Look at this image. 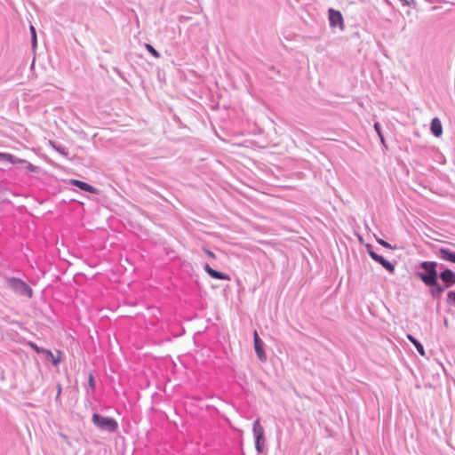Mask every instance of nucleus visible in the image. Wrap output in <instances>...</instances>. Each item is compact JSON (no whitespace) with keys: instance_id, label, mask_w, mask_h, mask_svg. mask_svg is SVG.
Masks as SVG:
<instances>
[{"instance_id":"obj_1","label":"nucleus","mask_w":455,"mask_h":455,"mask_svg":"<svg viewBox=\"0 0 455 455\" xmlns=\"http://www.w3.org/2000/svg\"><path fill=\"white\" fill-rule=\"evenodd\" d=\"M440 264L435 261H421L419 264V268L422 271L416 273V275L427 285L438 279L437 267Z\"/></svg>"},{"instance_id":"obj_2","label":"nucleus","mask_w":455,"mask_h":455,"mask_svg":"<svg viewBox=\"0 0 455 455\" xmlns=\"http://www.w3.org/2000/svg\"><path fill=\"white\" fill-rule=\"evenodd\" d=\"M92 421L98 428L108 433H114L118 428V423L115 419L105 417L99 413L92 414Z\"/></svg>"},{"instance_id":"obj_3","label":"nucleus","mask_w":455,"mask_h":455,"mask_svg":"<svg viewBox=\"0 0 455 455\" xmlns=\"http://www.w3.org/2000/svg\"><path fill=\"white\" fill-rule=\"evenodd\" d=\"M7 285L15 293L31 299L33 297V290L23 280L17 277L6 278Z\"/></svg>"},{"instance_id":"obj_4","label":"nucleus","mask_w":455,"mask_h":455,"mask_svg":"<svg viewBox=\"0 0 455 455\" xmlns=\"http://www.w3.org/2000/svg\"><path fill=\"white\" fill-rule=\"evenodd\" d=\"M252 433L255 442V449L258 453L264 451V444L266 442L264 428L260 425L259 419H257L252 424Z\"/></svg>"},{"instance_id":"obj_5","label":"nucleus","mask_w":455,"mask_h":455,"mask_svg":"<svg viewBox=\"0 0 455 455\" xmlns=\"http://www.w3.org/2000/svg\"><path fill=\"white\" fill-rule=\"evenodd\" d=\"M440 268L442 269L438 274V278L442 281V284L444 285L446 289L451 288L455 285V272L448 267H444L443 264H440Z\"/></svg>"},{"instance_id":"obj_6","label":"nucleus","mask_w":455,"mask_h":455,"mask_svg":"<svg viewBox=\"0 0 455 455\" xmlns=\"http://www.w3.org/2000/svg\"><path fill=\"white\" fill-rule=\"evenodd\" d=\"M328 19L331 28H339L340 30H344V19L339 11L330 8L328 10Z\"/></svg>"},{"instance_id":"obj_7","label":"nucleus","mask_w":455,"mask_h":455,"mask_svg":"<svg viewBox=\"0 0 455 455\" xmlns=\"http://www.w3.org/2000/svg\"><path fill=\"white\" fill-rule=\"evenodd\" d=\"M253 341H254V349L257 354L258 358L261 362H265L267 360V355L264 351V342L259 338L258 332L255 331L253 333Z\"/></svg>"},{"instance_id":"obj_8","label":"nucleus","mask_w":455,"mask_h":455,"mask_svg":"<svg viewBox=\"0 0 455 455\" xmlns=\"http://www.w3.org/2000/svg\"><path fill=\"white\" fill-rule=\"evenodd\" d=\"M435 253L440 259L455 264V251L445 247H441Z\"/></svg>"},{"instance_id":"obj_9","label":"nucleus","mask_w":455,"mask_h":455,"mask_svg":"<svg viewBox=\"0 0 455 455\" xmlns=\"http://www.w3.org/2000/svg\"><path fill=\"white\" fill-rule=\"evenodd\" d=\"M426 286L430 288V294L434 299H439L443 292L446 290L444 285L438 282V279L427 284Z\"/></svg>"},{"instance_id":"obj_10","label":"nucleus","mask_w":455,"mask_h":455,"mask_svg":"<svg viewBox=\"0 0 455 455\" xmlns=\"http://www.w3.org/2000/svg\"><path fill=\"white\" fill-rule=\"evenodd\" d=\"M69 183L83 191L89 192L92 194H97V189L84 181L72 179L69 180Z\"/></svg>"},{"instance_id":"obj_11","label":"nucleus","mask_w":455,"mask_h":455,"mask_svg":"<svg viewBox=\"0 0 455 455\" xmlns=\"http://www.w3.org/2000/svg\"><path fill=\"white\" fill-rule=\"evenodd\" d=\"M430 131L435 137H440L443 134V126L438 117H434L431 121Z\"/></svg>"},{"instance_id":"obj_12","label":"nucleus","mask_w":455,"mask_h":455,"mask_svg":"<svg viewBox=\"0 0 455 455\" xmlns=\"http://www.w3.org/2000/svg\"><path fill=\"white\" fill-rule=\"evenodd\" d=\"M0 162H8L12 164H16L21 161H20V158L13 156L12 154L0 152Z\"/></svg>"},{"instance_id":"obj_13","label":"nucleus","mask_w":455,"mask_h":455,"mask_svg":"<svg viewBox=\"0 0 455 455\" xmlns=\"http://www.w3.org/2000/svg\"><path fill=\"white\" fill-rule=\"evenodd\" d=\"M408 339L414 345L415 348L419 352V355H425V350L423 345L412 335L409 334L407 336Z\"/></svg>"},{"instance_id":"obj_14","label":"nucleus","mask_w":455,"mask_h":455,"mask_svg":"<svg viewBox=\"0 0 455 455\" xmlns=\"http://www.w3.org/2000/svg\"><path fill=\"white\" fill-rule=\"evenodd\" d=\"M210 276L213 279H217V280H227V281H229L230 280V276L225 273H222V272H220L218 270H215V269H212V271L211 272V275Z\"/></svg>"},{"instance_id":"obj_15","label":"nucleus","mask_w":455,"mask_h":455,"mask_svg":"<svg viewBox=\"0 0 455 455\" xmlns=\"http://www.w3.org/2000/svg\"><path fill=\"white\" fill-rule=\"evenodd\" d=\"M20 161L19 164H24V167L29 172H39L40 171V167L39 166H36V165H34L32 164L31 163L28 162L27 160L25 159H21L20 158Z\"/></svg>"},{"instance_id":"obj_16","label":"nucleus","mask_w":455,"mask_h":455,"mask_svg":"<svg viewBox=\"0 0 455 455\" xmlns=\"http://www.w3.org/2000/svg\"><path fill=\"white\" fill-rule=\"evenodd\" d=\"M28 345L34 350L36 351L37 354H44V353H47L49 355H52V352L50 350H46L44 348H41L39 347L36 343L32 342V341H29L28 342Z\"/></svg>"},{"instance_id":"obj_17","label":"nucleus","mask_w":455,"mask_h":455,"mask_svg":"<svg viewBox=\"0 0 455 455\" xmlns=\"http://www.w3.org/2000/svg\"><path fill=\"white\" fill-rule=\"evenodd\" d=\"M380 265L386 269L387 270L389 273H394L395 272V265L393 263H391L390 261H388L387 259H383L382 262H380Z\"/></svg>"},{"instance_id":"obj_18","label":"nucleus","mask_w":455,"mask_h":455,"mask_svg":"<svg viewBox=\"0 0 455 455\" xmlns=\"http://www.w3.org/2000/svg\"><path fill=\"white\" fill-rule=\"evenodd\" d=\"M145 48L155 58H157V59L160 58L161 55H160L159 52H157L150 44H146Z\"/></svg>"},{"instance_id":"obj_19","label":"nucleus","mask_w":455,"mask_h":455,"mask_svg":"<svg viewBox=\"0 0 455 455\" xmlns=\"http://www.w3.org/2000/svg\"><path fill=\"white\" fill-rule=\"evenodd\" d=\"M446 302L450 306H455V290L447 293Z\"/></svg>"},{"instance_id":"obj_20","label":"nucleus","mask_w":455,"mask_h":455,"mask_svg":"<svg viewBox=\"0 0 455 455\" xmlns=\"http://www.w3.org/2000/svg\"><path fill=\"white\" fill-rule=\"evenodd\" d=\"M30 34H31L32 47L36 48V44H37V39H36V28H34V26H30Z\"/></svg>"},{"instance_id":"obj_21","label":"nucleus","mask_w":455,"mask_h":455,"mask_svg":"<svg viewBox=\"0 0 455 455\" xmlns=\"http://www.w3.org/2000/svg\"><path fill=\"white\" fill-rule=\"evenodd\" d=\"M374 130L376 131L378 136L379 137L380 140H381V143L384 144L385 140H384V136L382 134V131H381V125L379 123L376 122L374 124Z\"/></svg>"},{"instance_id":"obj_22","label":"nucleus","mask_w":455,"mask_h":455,"mask_svg":"<svg viewBox=\"0 0 455 455\" xmlns=\"http://www.w3.org/2000/svg\"><path fill=\"white\" fill-rule=\"evenodd\" d=\"M376 241L379 244L382 245L383 247H385L387 249H394V247L389 243H387V241H385L381 238L376 237Z\"/></svg>"},{"instance_id":"obj_23","label":"nucleus","mask_w":455,"mask_h":455,"mask_svg":"<svg viewBox=\"0 0 455 455\" xmlns=\"http://www.w3.org/2000/svg\"><path fill=\"white\" fill-rule=\"evenodd\" d=\"M88 386L91 387L92 391L95 390V379L94 376L91 373L88 378Z\"/></svg>"},{"instance_id":"obj_24","label":"nucleus","mask_w":455,"mask_h":455,"mask_svg":"<svg viewBox=\"0 0 455 455\" xmlns=\"http://www.w3.org/2000/svg\"><path fill=\"white\" fill-rule=\"evenodd\" d=\"M365 248H366V251H367V253L369 254V256L371 259H373V256L376 255L377 252L374 251L372 245L370 243H367L365 245Z\"/></svg>"},{"instance_id":"obj_25","label":"nucleus","mask_w":455,"mask_h":455,"mask_svg":"<svg viewBox=\"0 0 455 455\" xmlns=\"http://www.w3.org/2000/svg\"><path fill=\"white\" fill-rule=\"evenodd\" d=\"M53 148L59 152L60 154L63 155V156H68V152L67 150L62 148L61 146H56V145H52Z\"/></svg>"},{"instance_id":"obj_26","label":"nucleus","mask_w":455,"mask_h":455,"mask_svg":"<svg viewBox=\"0 0 455 455\" xmlns=\"http://www.w3.org/2000/svg\"><path fill=\"white\" fill-rule=\"evenodd\" d=\"M374 261H376L377 263L380 264V262L383 261V259H385V258L378 253H376V255L373 256V259H372Z\"/></svg>"},{"instance_id":"obj_27","label":"nucleus","mask_w":455,"mask_h":455,"mask_svg":"<svg viewBox=\"0 0 455 455\" xmlns=\"http://www.w3.org/2000/svg\"><path fill=\"white\" fill-rule=\"evenodd\" d=\"M204 253H205L208 257H210V258H212V259H215V258H216V256H215L214 252H212L211 250H209V249H207V248H204Z\"/></svg>"},{"instance_id":"obj_28","label":"nucleus","mask_w":455,"mask_h":455,"mask_svg":"<svg viewBox=\"0 0 455 455\" xmlns=\"http://www.w3.org/2000/svg\"><path fill=\"white\" fill-rule=\"evenodd\" d=\"M204 271L210 275H211V272L212 271L213 268H212L209 264H204Z\"/></svg>"},{"instance_id":"obj_29","label":"nucleus","mask_w":455,"mask_h":455,"mask_svg":"<svg viewBox=\"0 0 455 455\" xmlns=\"http://www.w3.org/2000/svg\"><path fill=\"white\" fill-rule=\"evenodd\" d=\"M60 393H61V386H60V384H59V385L57 386V395H56V399H58V398H59V396L60 395Z\"/></svg>"},{"instance_id":"obj_30","label":"nucleus","mask_w":455,"mask_h":455,"mask_svg":"<svg viewBox=\"0 0 455 455\" xmlns=\"http://www.w3.org/2000/svg\"><path fill=\"white\" fill-rule=\"evenodd\" d=\"M59 363H60V359H54V360H53V364H54V365L59 364Z\"/></svg>"},{"instance_id":"obj_31","label":"nucleus","mask_w":455,"mask_h":455,"mask_svg":"<svg viewBox=\"0 0 455 455\" xmlns=\"http://www.w3.org/2000/svg\"><path fill=\"white\" fill-rule=\"evenodd\" d=\"M384 1H385V3H387V4H389L388 0H384Z\"/></svg>"}]
</instances>
